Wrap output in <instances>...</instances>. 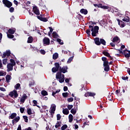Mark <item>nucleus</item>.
Instances as JSON below:
<instances>
[{"instance_id":"1","label":"nucleus","mask_w":130,"mask_h":130,"mask_svg":"<svg viewBox=\"0 0 130 130\" xmlns=\"http://www.w3.org/2000/svg\"><path fill=\"white\" fill-rule=\"evenodd\" d=\"M89 29L92 31L91 35L93 37H96V34H98L99 32V26L96 25L94 27L92 25L89 26Z\"/></svg>"},{"instance_id":"2","label":"nucleus","mask_w":130,"mask_h":130,"mask_svg":"<svg viewBox=\"0 0 130 130\" xmlns=\"http://www.w3.org/2000/svg\"><path fill=\"white\" fill-rule=\"evenodd\" d=\"M3 4L5 5L7 8H10L13 6V3L10 2L9 0H3Z\"/></svg>"},{"instance_id":"3","label":"nucleus","mask_w":130,"mask_h":130,"mask_svg":"<svg viewBox=\"0 0 130 130\" xmlns=\"http://www.w3.org/2000/svg\"><path fill=\"white\" fill-rule=\"evenodd\" d=\"M54 66L55 67H53L52 69V73H56V72H58V71L59 70V68H60V66H59V63L58 62H55Z\"/></svg>"},{"instance_id":"4","label":"nucleus","mask_w":130,"mask_h":130,"mask_svg":"<svg viewBox=\"0 0 130 130\" xmlns=\"http://www.w3.org/2000/svg\"><path fill=\"white\" fill-rule=\"evenodd\" d=\"M9 95L11 96V98H13L14 96V98H18V96H19V94H18L17 90H14L13 91L10 92L9 93Z\"/></svg>"},{"instance_id":"5","label":"nucleus","mask_w":130,"mask_h":130,"mask_svg":"<svg viewBox=\"0 0 130 130\" xmlns=\"http://www.w3.org/2000/svg\"><path fill=\"white\" fill-rule=\"evenodd\" d=\"M43 43L44 45H49L50 44V40L49 38L45 37L43 40Z\"/></svg>"},{"instance_id":"6","label":"nucleus","mask_w":130,"mask_h":130,"mask_svg":"<svg viewBox=\"0 0 130 130\" xmlns=\"http://www.w3.org/2000/svg\"><path fill=\"white\" fill-rule=\"evenodd\" d=\"M59 72L62 73L63 74H66V73H68V67L64 66L62 68L60 67L59 68Z\"/></svg>"},{"instance_id":"7","label":"nucleus","mask_w":130,"mask_h":130,"mask_svg":"<svg viewBox=\"0 0 130 130\" xmlns=\"http://www.w3.org/2000/svg\"><path fill=\"white\" fill-rule=\"evenodd\" d=\"M11 55V50H6V52L3 53V55H2V58H5L7 56H10Z\"/></svg>"},{"instance_id":"8","label":"nucleus","mask_w":130,"mask_h":130,"mask_svg":"<svg viewBox=\"0 0 130 130\" xmlns=\"http://www.w3.org/2000/svg\"><path fill=\"white\" fill-rule=\"evenodd\" d=\"M96 95V93L94 92H87L84 94L85 97H93L94 98V96Z\"/></svg>"},{"instance_id":"9","label":"nucleus","mask_w":130,"mask_h":130,"mask_svg":"<svg viewBox=\"0 0 130 130\" xmlns=\"http://www.w3.org/2000/svg\"><path fill=\"white\" fill-rule=\"evenodd\" d=\"M32 10L34 11V13L37 15V16H39L40 15V11H39V9H38V8H37V6H35L32 8Z\"/></svg>"},{"instance_id":"10","label":"nucleus","mask_w":130,"mask_h":130,"mask_svg":"<svg viewBox=\"0 0 130 130\" xmlns=\"http://www.w3.org/2000/svg\"><path fill=\"white\" fill-rule=\"evenodd\" d=\"M14 67V65H12L11 63H8L7 66V72H9L13 71Z\"/></svg>"},{"instance_id":"11","label":"nucleus","mask_w":130,"mask_h":130,"mask_svg":"<svg viewBox=\"0 0 130 130\" xmlns=\"http://www.w3.org/2000/svg\"><path fill=\"white\" fill-rule=\"evenodd\" d=\"M27 97L28 96H27V94H26L25 93L23 94L22 95V96L20 99V102L21 103H25V101L26 100Z\"/></svg>"},{"instance_id":"12","label":"nucleus","mask_w":130,"mask_h":130,"mask_svg":"<svg viewBox=\"0 0 130 130\" xmlns=\"http://www.w3.org/2000/svg\"><path fill=\"white\" fill-rule=\"evenodd\" d=\"M37 17L40 21H42V22H47L48 21V19L46 17H42V16H37Z\"/></svg>"},{"instance_id":"13","label":"nucleus","mask_w":130,"mask_h":130,"mask_svg":"<svg viewBox=\"0 0 130 130\" xmlns=\"http://www.w3.org/2000/svg\"><path fill=\"white\" fill-rule=\"evenodd\" d=\"M102 53L104 54V55H105V56H107V57H109V58H111V59H113L112 57L110 56V54L108 52L103 51Z\"/></svg>"},{"instance_id":"14","label":"nucleus","mask_w":130,"mask_h":130,"mask_svg":"<svg viewBox=\"0 0 130 130\" xmlns=\"http://www.w3.org/2000/svg\"><path fill=\"white\" fill-rule=\"evenodd\" d=\"M94 41L96 45H100V39L99 38H95Z\"/></svg>"},{"instance_id":"15","label":"nucleus","mask_w":130,"mask_h":130,"mask_svg":"<svg viewBox=\"0 0 130 130\" xmlns=\"http://www.w3.org/2000/svg\"><path fill=\"white\" fill-rule=\"evenodd\" d=\"M112 42L114 43V42H118V43H119V42L120 41V40H119V38L117 36L114 37L113 39H112Z\"/></svg>"},{"instance_id":"16","label":"nucleus","mask_w":130,"mask_h":130,"mask_svg":"<svg viewBox=\"0 0 130 130\" xmlns=\"http://www.w3.org/2000/svg\"><path fill=\"white\" fill-rule=\"evenodd\" d=\"M80 13L81 14H83V15H87L88 14V10L85 9H81L80 10Z\"/></svg>"},{"instance_id":"17","label":"nucleus","mask_w":130,"mask_h":130,"mask_svg":"<svg viewBox=\"0 0 130 130\" xmlns=\"http://www.w3.org/2000/svg\"><path fill=\"white\" fill-rule=\"evenodd\" d=\"M100 24L102 26H106V25H107V21L106 20H103L100 22Z\"/></svg>"},{"instance_id":"18","label":"nucleus","mask_w":130,"mask_h":130,"mask_svg":"<svg viewBox=\"0 0 130 130\" xmlns=\"http://www.w3.org/2000/svg\"><path fill=\"white\" fill-rule=\"evenodd\" d=\"M6 80L7 83H10V81L12 80V76H11L10 75H7L6 77Z\"/></svg>"},{"instance_id":"19","label":"nucleus","mask_w":130,"mask_h":130,"mask_svg":"<svg viewBox=\"0 0 130 130\" xmlns=\"http://www.w3.org/2000/svg\"><path fill=\"white\" fill-rule=\"evenodd\" d=\"M100 45L102 44L103 45H106V41L104 39H100Z\"/></svg>"},{"instance_id":"20","label":"nucleus","mask_w":130,"mask_h":130,"mask_svg":"<svg viewBox=\"0 0 130 130\" xmlns=\"http://www.w3.org/2000/svg\"><path fill=\"white\" fill-rule=\"evenodd\" d=\"M15 32H16V29L15 28H10L8 30V33H9V34H15Z\"/></svg>"},{"instance_id":"21","label":"nucleus","mask_w":130,"mask_h":130,"mask_svg":"<svg viewBox=\"0 0 130 130\" xmlns=\"http://www.w3.org/2000/svg\"><path fill=\"white\" fill-rule=\"evenodd\" d=\"M62 112L64 114V115H68V114L70 113V111L67 108L63 109Z\"/></svg>"},{"instance_id":"22","label":"nucleus","mask_w":130,"mask_h":130,"mask_svg":"<svg viewBox=\"0 0 130 130\" xmlns=\"http://www.w3.org/2000/svg\"><path fill=\"white\" fill-rule=\"evenodd\" d=\"M56 78V79H61V73L60 71L57 73Z\"/></svg>"},{"instance_id":"23","label":"nucleus","mask_w":130,"mask_h":130,"mask_svg":"<svg viewBox=\"0 0 130 130\" xmlns=\"http://www.w3.org/2000/svg\"><path fill=\"white\" fill-rule=\"evenodd\" d=\"M52 35H53V38L54 39H56V38H58V37H59L58 35H57V33L56 32V31H53L52 33Z\"/></svg>"},{"instance_id":"24","label":"nucleus","mask_w":130,"mask_h":130,"mask_svg":"<svg viewBox=\"0 0 130 130\" xmlns=\"http://www.w3.org/2000/svg\"><path fill=\"white\" fill-rule=\"evenodd\" d=\"M122 21H123V22H129V17H128V16H125L124 17V18L122 19Z\"/></svg>"},{"instance_id":"25","label":"nucleus","mask_w":130,"mask_h":130,"mask_svg":"<svg viewBox=\"0 0 130 130\" xmlns=\"http://www.w3.org/2000/svg\"><path fill=\"white\" fill-rule=\"evenodd\" d=\"M17 116V113H13L11 114V115L10 116V117L11 119H14Z\"/></svg>"},{"instance_id":"26","label":"nucleus","mask_w":130,"mask_h":130,"mask_svg":"<svg viewBox=\"0 0 130 130\" xmlns=\"http://www.w3.org/2000/svg\"><path fill=\"white\" fill-rule=\"evenodd\" d=\"M61 122H59L58 121L55 125V127L56 128H58V127H59V126H61Z\"/></svg>"},{"instance_id":"27","label":"nucleus","mask_w":130,"mask_h":130,"mask_svg":"<svg viewBox=\"0 0 130 130\" xmlns=\"http://www.w3.org/2000/svg\"><path fill=\"white\" fill-rule=\"evenodd\" d=\"M58 58V53H55L53 54V59H57Z\"/></svg>"},{"instance_id":"28","label":"nucleus","mask_w":130,"mask_h":130,"mask_svg":"<svg viewBox=\"0 0 130 130\" xmlns=\"http://www.w3.org/2000/svg\"><path fill=\"white\" fill-rule=\"evenodd\" d=\"M104 71L105 72H109L110 71V67L109 65H107V66H104Z\"/></svg>"},{"instance_id":"29","label":"nucleus","mask_w":130,"mask_h":130,"mask_svg":"<svg viewBox=\"0 0 130 130\" xmlns=\"http://www.w3.org/2000/svg\"><path fill=\"white\" fill-rule=\"evenodd\" d=\"M33 37L31 36L28 37L27 40V43H32V42H33Z\"/></svg>"},{"instance_id":"30","label":"nucleus","mask_w":130,"mask_h":130,"mask_svg":"<svg viewBox=\"0 0 130 130\" xmlns=\"http://www.w3.org/2000/svg\"><path fill=\"white\" fill-rule=\"evenodd\" d=\"M100 8L101 9H104L105 10H108V9H109V6H104L101 4Z\"/></svg>"},{"instance_id":"31","label":"nucleus","mask_w":130,"mask_h":130,"mask_svg":"<svg viewBox=\"0 0 130 130\" xmlns=\"http://www.w3.org/2000/svg\"><path fill=\"white\" fill-rule=\"evenodd\" d=\"M27 114H28V115H31V114H32V109H31V108H27Z\"/></svg>"},{"instance_id":"32","label":"nucleus","mask_w":130,"mask_h":130,"mask_svg":"<svg viewBox=\"0 0 130 130\" xmlns=\"http://www.w3.org/2000/svg\"><path fill=\"white\" fill-rule=\"evenodd\" d=\"M41 94L43 95V96H47V95H48V93H47L46 90H42L41 91Z\"/></svg>"},{"instance_id":"33","label":"nucleus","mask_w":130,"mask_h":130,"mask_svg":"<svg viewBox=\"0 0 130 130\" xmlns=\"http://www.w3.org/2000/svg\"><path fill=\"white\" fill-rule=\"evenodd\" d=\"M73 115L72 114H70L69 116V122H73Z\"/></svg>"},{"instance_id":"34","label":"nucleus","mask_w":130,"mask_h":130,"mask_svg":"<svg viewBox=\"0 0 130 130\" xmlns=\"http://www.w3.org/2000/svg\"><path fill=\"white\" fill-rule=\"evenodd\" d=\"M7 37H8V38H9L10 39H13V38H14V35H13V34L7 33Z\"/></svg>"},{"instance_id":"35","label":"nucleus","mask_w":130,"mask_h":130,"mask_svg":"<svg viewBox=\"0 0 130 130\" xmlns=\"http://www.w3.org/2000/svg\"><path fill=\"white\" fill-rule=\"evenodd\" d=\"M57 42H58L60 45H63V41H61L60 39H57Z\"/></svg>"},{"instance_id":"36","label":"nucleus","mask_w":130,"mask_h":130,"mask_svg":"<svg viewBox=\"0 0 130 130\" xmlns=\"http://www.w3.org/2000/svg\"><path fill=\"white\" fill-rule=\"evenodd\" d=\"M6 75H7V72L3 71H0V77H2L3 76H6Z\"/></svg>"},{"instance_id":"37","label":"nucleus","mask_w":130,"mask_h":130,"mask_svg":"<svg viewBox=\"0 0 130 130\" xmlns=\"http://www.w3.org/2000/svg\"><path fill=\"white\" fill-rule=\"evenodd\" d=\"M71 113H72V114H73V115H75V114H76V113H77V111H76V108L72 109L71 110Z\"/></svg>"},{"instance_id":"38","label":"nucleus","mask_w":130,"mask_h":130,"mask_svg":"<svg viewBox=\"0 0 130 130\" xmlns=\"http://www.w3.org/2000/svg\"><path fill=\"white\" fill-rule=\"evenodd\" d=\"M67 128H68V125L67 124L63 125L61 127V130L67 129Z\"/></svg>"},{"instance_id":"39","label":"nucleus","mask_w":130,"mask_h":130,"mask_svg":"<svg viewBox=\"0 0 130 130\" xmlns=\"http://www.w3.org/2000/svg\"><path fill=\"white\" fill-rule=\"evenodd\" d=\"M10 62H11V64L12 66H16V62L15 61V60H14V59H10Z\"/></svg>"},{"instance_id":"40","label":"nucleus","mask_w":130,"mask_h":130,"mask_svg":"<svg viewBox=\"0 0 130 130\" xmlns=\"http://www.w3.org/2000/svg\"><path fill=\"white\" fill-rule=\"evenodd\" d=\"M62 95L64 98H67L69 96V93L68 92H63L62 93Z\"/></svg>"},{"instance_id":"41","label":"nucleus","mask_w":130,"mask_h":130,"mask_svg":"<svg viewBox=\"0 0 130 130\" xmlns=\"http://www.w3.org/2000/svg\"><path fill=\"white\" fill-rule=\"evenodd\" d=\"M7 62H8V59L4 58L3 59V63L4 64V66H6L7 64Z\"/></svg>"},{"instance_id":"42","label":"nucleus","mask_w":130,"mask_h":130,"mask_svg":"<svg viewBox=\"0 0 130 130\" xmlns=\"http://www.w3.org/2000/svg\"><path fill=\"white\" fill-rule=\"evenodd\" d=\"M90 29H87L86 31V33L87 34L88 36H91V31H90Z\"/></svg>"},{"instance_id":"43","label":"nucleus","mask_w":130,"mask_h":130,"mask_svg":"<svg viewBox=\"0 0 130 130\" xmlns=\"http://www.w3.org/2000/svg\"><path fill=\"white\" fill-rule=\"evenodd\" d=\"M15 122H18L19 120H20V116L15 117V118L13 119Z\"/></svg>"},{"instance_id":"44","label":"nucleus","mask_w":130,"mask_h":130,"mask_svg":"<svg viewBox=\"0 0 130 130\" xmlns=\"http://www.w3.org/2000/svg\"><path fill=\"white\" fill-rule=\"evenodd\" d=\"M123 52H124V54L125 57L127 58L130 57V55H129V53H126V54L125 53V50H124Z\"/></svg>"},{"instance_id":"45","label":"nucleus","mask_w":130,"mask_h":130,"mask_svg":"<svg viewBox=\"0 0 130 130\" xmlns=\"http://www.w3.org/2000/svg\"><path fill=\"white\" fill-rule=\"evenodd\" d=\"M23 118L24 119L25 122H28V116H23Z\"/></svg>"},{"instance_id":"46","label":"nucleus","mask_w":130,"mask_h":130,"mask_svg":"<svg viewBox=\"0 0 130 130\" xmlns=\"http://www.w3.org/2000/svg\"><path fill=\"white\" fill-rule=\"evenodd\" d=\"M14 11L15 8H14V7L9 8V12H10V13H14Z\"/></svg>"},{"instance_id":"47","label":"nucleus","mask_w":130,"mask_h":130,"mask_svg":"<svg viewBox=\"0 0 130 130\" xmlns=\"http://www.w3.org/2000/svg\"><path fill=\"white\" fill-rule=\"evenodd\" d=\"M34 84H35V82H34V81H30L29 83V87H31V86H34Z\"/></svg>"},{"instance_id":"48","label":"nucleus","mask_w":130,"mask_h":130,"mask_svg":"<svg viewBox=\"0 0 130 130\" xmlns=\"http://www.w3.org/2000/svg\"><path fill=\"white\" fill-rule=\"evenodd\" d=\"M20 87H21V84H20V83H17L16 86H15V88L16 89V90H18V89H19V88H20Z\"/></svg>"},{"instance_id":"49","label":"nucleus","mask_w":130,"mask_h":130,"mask_svg":"<svg viewBox=\"0 0 130 130\" xmlns=\"http://www.w3.org/2000/svg\"><path fill=\"white\" fill-rule=\"evenodd\" d=\"M56 109V106L55 105H53L52 107V108L51 110H52L53 111H55V109Z\"/></svg>"},{"instance_id":"50","label":"nucleus","mask_w":130,"mask_h":130,"mask_svg":"<svg viewBox=\"0 0 130 130\" xmlns=\"http://www.w3.org/2000/svg\"><path fill=\"white\" fill-rule=\"evenodd\" d=\"M60 118H61V115L59 114H57V120H60Z\"/></svg>"},{"instance_id":"51","label":"nucleus","mask_w":130,"mask_h":130,"mask_svg":"<svg viewBox=\"0 0 130 130\" xmlns=\"http://www.w3.org/2000/svg\"><path fill=\"white\" fill-rule=\"evenodd\" d=\"M13 3L16 6H18V5H20L21 4L20 2H18V1H17L16 0H14L13 1Z\"/></svg>"},{"instance_id":"52","label":"nucleus","mask_w":130,"mask_h":130,"mask_svg":"<svg viewBox=\"0 0 130 130\" xmlns=\"http://www.w3.org/2000/svg\"><path fill=\"white\" fill-rule=\"evenodd\" d=\"M20 111L21 113H24V111H25V108L21 107L20 108Z\"/></svg>"},{"instance_id":"53","label":"nucleus","mask_w":130,"mask_h":130,"mask_svg":"<svg viewBox=\"0 0 130 130\" xmlns=\"http://www.w3.org/2000/svg\"><path fill=\"white\" fill-rule=\"evenodd\" d=\"M73 58H74L73 57H70L67 61L68 63H70L72 60H73Z\"/></svg>"},{"instance_id":"54","label":"nucleus","mask_w":130,"mask_h":130,"mask_svg":"<svg viewBox=\"0 0 130 130\" xmlns=\"http://www.w3.org/2000/svg\"><path fill=\"white\" fill-rule=\"evenodd\" d=\"M67 100L68 102H73V101H74V98H68Z\"/></svg>"},{"instance_id":"55","label":"nucleus","mask_w":130,"mask_h":130,"mask_svg":"<svg viewBox=\"0 0 130 130\" xmlns=\"http://www.w3.org/2000/svg\"><path fill=\"white\" fill-rule=\"evenodd\" d=\"M94 7H95V8H100L101 6V4H93Z\"/></svg>"},{"instance_id":"56","label":"nucleus","mask_w":130,"mask_h":130,"mask_svg":"<svg viewBox=\"0 0 130 130\" xmlns=\"http://www.w3.org/2000/svg\"><path fill=\"white\" fill-rule=\"evenodd\" d=\"M32 102L34 103L33 106H37V101L36 100H34L32 101Z\"/></svg>"},{"instance_id":"57","label":"nucleus","mask_w":130,"mask_h":130,"mask_svg":"<svg viewBox=\"0 0 130 130\" xmlns=\"http://www.w3.org/2000/svg\"><path fill=\"white\" fill-rule=\"evenodd\" d=\"M73 107H74V106H73V105H69L68 106V108L69 110H71V109H72V108H73Z\"/></svg>"},{"instance_id":"58","label":"nucleus","mask_w":130,"mask_h":130,"mask_svg":"<svg viewBox=\"0 0 130 130\" xmlns=\"http://www.w3.org/2000/svg\"><path fill=\"white\" fill-rule=\"evenodd\" d=\"M108 64H109L108 61H106L104 62V63H103L104 67H106L107 66H109Z\"/></svg>"},{"instance_id":"59","label":"nucleus","mask_w":130,"mask_h":130,"mask_svg":"<svg viewBox=\"0 0 130 130\" xmlns=\"http://www.w3.org/2000/svg\"><path fill=\"white\" fill-rule=\"evenodd\" d=\"M117 21L118 22V25H119V26H120L121 25H122V23H121V20H119V19H117Z\"/></svg>"},{"instance_id":"60","label":"nucleus","mask_w":130,"mask_h":130,"mask_svg":"<svg viewBox=\"0 0 130 130\" xmlns=\"http://www.w3.org/2000/svg\"><path fill=\"white\" fill-rule=\"evenodd\" d=\"M102 60H103V61H104V62L105 61H107V58H106V57H102Z\"/></svg>"},{"instance_id":"61","label":"nucleus","mask_w":130,"mask_h":130,"mask_svg":"<svg viewBox=\"0 0 130 130\" xmlns=\"http://www.w3.org/2000/svg\"><path fill=\"white\" fill-rule=\"evenodd\" d=\"M59 83H63V82H64V79L61 78L59 79Z\"/></svg>"},{"instance_id":"62","label":"nucleus","mask_w":130,"mask_h":130,"mask_svg":"<svg viewBox=\"0 0 130 130\" xmlns=\"http://www.w3.org/2000/svg\"><path fill=\"white\" fill-rule=\"evenodd\" d=\"M40 52H41V54H43V55H44V54H45V53H46V52H45V50H41Z\"/></svg>"},{"instance_id":"63","label":"nucleus","mask_w":130,"mask_h":130,"mask_svg":"<svg viewBox=\"0 0 130 130\" xmlns=\"http://www.w3.org/2000/svg\"><path fill=\"white\" fill-rule=\"evenodd\" d=\"M121 23H122V24L120 25V26L121 27V28H123L124 26H125V24L123 21H121Z\"/></svg>"},{"instance_id":"64","label":"nucleus","mask_w":130,"mask_h":130,"mask_svg":"<svg viewBox=\"0 0 130 130\" xmlns=\"http://www.w3.org/2000/svg\"><path fill=\"white\" fill-rule=\"evenodd\" d=\"M122 79H123L124 81H125L126 80H128V77L126 76V77H122Z\"/></svg>"}]
</instances>
